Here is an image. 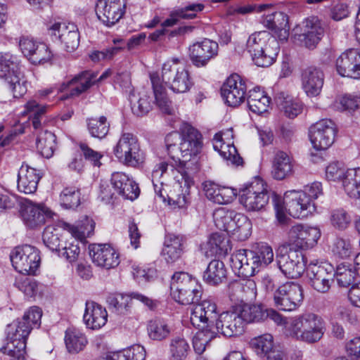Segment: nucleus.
I'll list each match as a JSON object with an SVG mask.
<instances>
[{"label":"nucleus","instance_id":"obj_15","mask_svg":"<svg viewBox=\"0 0 360 360\" xmlns=\"http://www.w3.org/2000/svg\"><path fill=\"white\" fill-rule=\"evenodd\" d=\"M53 212L44 203H35L27 200L22 205L20 215L25 225L31 229L41 228L47 219H51Z\"/></svg>","mask_w":360,"mask_h":360},{"label":"nucleus","instance_id":"obj_41","mask_svg":"<svg viewBox=\"0 0 360 360\" xmlns=\"http://www.w3.org/2000/svg\"><path fill=\"white\" fill-rule=\"evenodd\" d=\"M247 101L249 109L257 115L267 112L271 103V98L259 87L249 91Z\"/></svg>","mask_w":360,"mask_h":360},{"label":"nucleus","instance_id":"obj_50","mask_svg":"<svg viewBox=\"0 0 360 360\" xmlns=\"http://www.w3.org/2000/svg\"><path fill=\"white\" fill-rule=\"evenodd\" d=\"M37 148L41 156L51 158L56 148V136L47 130L41 132L37 139Z\"/></svg>","mask_w":360,"mask_h":360},{"label":"nucleus","instance_id":"obj_4","mask_svg":"<svg viewBox=\"0 0 360 360\" xmlns=\"http://www.w3.org/2000/svg\"><path fill=\"white\" fill-rule=\"evenodd\" d=\"M95 223L92 219L84 216L75 224L63 223L62 226H47L44 230V244L52 252H60L62 229L68 231L75 239L83 240L89 237L94 231Z\"/></svg>","mask_w":360,"mask_h":360},{"label":"nucleus","instance_id":"obj_6","mask_svg":"<svg viewBox=\"0 0 360 360\" xmlns=\"http://www.w3.org/2000/svg\"><path fill=\"white\" fill-rule=\"evenodd\" d=\"M32 330L30 322L16 319L6 327V344L0 351L8 355L11 360H25V347Z\"/></svg>","mask_w":360,"mask_h":360},{"label":"nucleus","instance_id":"obj_38","mask_svg":"<svg viewBox=\"0 0 360 360\" xmlns=\"http://www.w3.org/2000/svg\"><path fill=\"white\" fill-rule=\"evenodd\" d=\"M129 99L131 112L137 117H143L152 110V99L149 93L145 89L133 90L130 92Z\"/></svg>","mask_w":360,"mask_h":360},{"label":"nucleus","instance_id":"obj_3","mask_svg":"<svg viewBox=\"0 0 360 360\" xmlns=\"http://www.w3.org/2000/svg\"><path fill=\"white\" fill-rule=\"evenodd\" d=\"M285 332L297 340L312 344L323 338L325 323L321 316L306 312L290 317L286 323Z\"/></svg>","mask_w":360,"mask_h":360},{"label":"nucleus","instance_id":"obj_49","mask_svg":"<svg viewBox=\"0 0 360 360\" xmlns=\"http://www.w3.org/2000/svg\"><path fill=\"white\" fill-rule=\"evenodd\" d=\"M46 110V107L45 105H40L37 101L30 100L25 104V110L22 114L29 116L34 129H39L41 128L42 120Z\"/></svg>","mask_w":360,"mask_h":360},{"label":"nucleus","instance_id":"obj_16","mask_svg":"<svg viewBox=\"0 0 360 360\" xmlns=\"http://www.w3.org/2000/svg\"><path fill=\"white\" fill-rule=\"evenodd\" d=\"M219 316L216 303L212 300H204L193 306L191 323L195 328L214 330Z\"/></svg>","mask_w":360,"mask_h":360},{"label":"nucleus","instance_id":"obj_18","mask_svg":"<svg viewBox=\"0 0 360 360\" xmlns=\"http://www.w3.org/2000/svg\"><path fill=\"white\" fill-rule=\"evenodd\" d=\"M215 328L223 335L231 338L242 335L245 331V324L234 305L229 311L219 314Z\"/></svg>","mask_w":360,"mask_h":360},{"label":"nucleus","instance_id":"obj_59","mask_svg":"<svg viewBox=\"0 0 360 360\" xmlns=\"http://www.w3.org/2000/svg\"><path fill=\"white\" fill-rule=\"evenodd\" d=\"M60 202L65 209H74L80 204V192L75 187L65 188L60 195Z\"/></svg>","mask_w":360,"mask_h":360},{"label":"nucleus","instance_id":"obj_23","mask_svg":"<svg viewBox=\"0 0 360 360\" xmlns=\"http://www.w3.org/2000/svg\"><path fill=\"white\" fill-rule=\"evenodd\" d=\"M51 34L58 39L68 52L74 51L79 44L78 28L74 23L55 22L49 29Z\"/></svg>","mask_w":360,"mask_h":360},{"label":"nucleus","instance_id":"obj_1","mask_svg":"<svg viewBox=\"0 0 360 360\" xmlns=\"http://www.w3.org/2000/svg\"><path fill=\"white\" fill-rule=\"evenodd\" d=\"M200 133L188 123H183L180 133L167 135L165 143L170 158L183 176L186 186L193 184V175L199 170L197 155L202 147Z\"/></svg>","mask_w":360,"mask_h":360},{"label":"nucleus","instance_id":"obj_26","mask_svg":"<svg viewBox=\"0 0 360 360\" xmlns=\"http://www.w3.org/2000/svg\"><path fill=\"white\" fill-rule=\"evenodd\" d=\"M219 46L216 41L205 39L190 46V57L193 64L198 68L205 67L218 54Z\"/></svg>","mask_w":360,"mask_h":360},{"label":"nucleus","instance_id":"obj_56","mask_svg":"<svg viewBox=\"0 0 360 360\" xmlns=\"http://www.w3.org/2000/svg\"><path fill=\"white\" fill-rule=\"evenodd\" d=\"M250 251L253 259L258 261V264L262 269L271 264L274 260L273 250L267 244H257Z\"/></svg>","mask_w":360,"mask_h":360},{"label":"nucleus","instance_id":"obj_54","mask_svg":"<svg viewBox=\"0 0 360 360\" xmlns=\"http://www.w3.org/2000/svg\"><path fill=\"white\" fill-rule=\"evenodd\" d=\"M87 129L91 136L102 139L108 134L110 124L105 116L98 118H89L86 120Z\"/></svg>","mask_w":360,"mask_h":360},{"label":"nucleus","instance_id":"obj_43","mask_svg":"<svg viewBox=\"0 0 360 360\" xmlns=\"http://www.w3.org/2000/svg\"><path fill=\"white\" fill-rule=\"evenodd\" d=\"M226 278V269L223 262L212 260L203 274V281L210 285H217Z\"/></svg>","mask_w":360,"mask_h":360},{"label":"nucleus","instance_id":"obj_28","mask_svg":"<svg viewBox=\"0 0 360 360\" xmlns=\"http://www.w3.org/2000/svg\"><path fill=\"white\" fill-rule=\"evenodd\" d=\"M302 87L309 97L319 96L324 83V73L319 68L307 67L301 75Z\"/></svg>","mask_w":360,"mask_h":360},{"label":"nucleus","instance_id":"obj_20","mask_svg":"<svg viewBox=\"0 0 360 360\" xmlns=\"http://www.w3.org/2000/svg\"><path fill=\"white\" fill-rule=\"evenodd\" d=\"M288 237L292 245L300 250L309 249L317 244L321 231L317 227L297 224L290 228Z\"/></svg>","mask_w":360,"mask_h":360},{"label":"nucleus","instance_id":"obj_10","mask_svg":"<svg viewBox=\"0 0 360 360\" xmlns=\"http://www.w3.org/2000/svg\"><path fill=\"white\" fill-rule=\"evenodd\" d=\"M276 259L278 267L288 278H297L306 269V259L304 255L290 245L279 248Z\"/></svg>","mask_w":360,"mask_h":360},{"label":"nucleus","instance_id":"obj_61","mask_svg":"<svg viewBox=\"0 0 360 360\" xmlns=\"http://www.w3.org/2000/svg\"><path fill=\"white\" fill-rule=\"evenodd\" d=\"M149 337L154 340H162L170 334L171 330L167 323L163 320L150 321L148 326Z\"/></svg>","mask_w":360,"mask_h":360},{"label":"nucleus","instance_id":"obj_60","mask_svg":"<svg viewBox=\"0 0 360 360\" xmlns=\"http://www.w3.org/2000/svg\"><path fill=\"white\" fill-rule=\"evenodd\" d=\"M330 221L335 229L345 231L351 224L352 217L344 209L338 208L331 211Z\"/></svg>","mask_w":360,"mask_h":360},{"label":"nucleus","instance_id":"obj_48","mask_svg":"<svg viewBox=\"0 0 360 360\" xmlns=\"http://www.w3.org/2000/svg\"><path fill=\"white\" fill-rule=\"evenodd\" d=\"M335 276L340 286L348 288L354 283L356 276H359L356 265L340 264L337 267Z\"/></svg>","mask_w":360,"mask_h":360},{"label":"nucleus","instance_id":"obj_12","mask_svg":"<svg viewBox=\"0 0 360 360\" xmlns=\"http://www.w3.org/2000/svg\"><path fill=\"white\" fill-rule=\"evenodd\" d=\"M273 298L278 309L292 311L298 309L303 302V288L297 283L287 282L274 291Z\"/></svg>","mask_w":360,"mask_h":360},{"label":"nucleus","instance_id":"obj_62","mask_svg":"<svg viewBox=\"0 0 360 360\" xmlns=\"http://www.w3.org/2000/svg\"><path fill=\"white\" fill-rule=\"evenodd\" d=\"M208 245L212 254L220 256L226 255L231 250L229 239L218 233L212 234L208 241Z\"/></svg>","mask_w":360,"mask_h":360},{"label":"nucleus","instance_id":"obj_30","mask_svg":"<svg viewBox=\"0 0 360 360\" xmlns=\"http://www.w3.org/2000/svg\"><path fill=\"white\" fill-rule=\"evenodd\" d=\"M229 295L231 300L241 303L252 300L257 295L256 283L252 279L235 281L229 285Z\"/></svg>","mask_w":360,"mask_h":360},{"label":"nucleus","instance_id":"obj_7","mask_svg":"<svg viewBox=\"0 0 360 360\" xmlns=\"http://www.w3.org/2000/svg\"><path fill=\"white\" fill-rule=\"evenodd\" d=\"M171 295L181 304L198 302L202 296V287L198 281L186 272H176L170 284Z\"/></svg>","mask_w":360,"mask_h":360},{"label":"nucleus","instance_id":"obj_53","mask_svg":"<svg viewBox=\"0 0 360 360\" xmlns=\"http://www.w3.org/2000/svg\"><path fill=\"white\" fill-rule=\"evenodd\" d=\"M235 212L224 207L217 209L213 213V219L215 226L220 230L229 233L232 229Z\"/></svg>","mask_w":360,"mask_h":360},{"label":"nucleus","instance_id":"obj_45","mask_svg":"<svg viewBox=\"0 0 360 360\" xmlns=\"http://www.w3.org/2000/svg\"><path fill=\"white\" fill-rule=\"evenodd\" d=\"M65 342L70 353L77 354L86 347L88 340L86 335L79 330L69 328L65 332Z\"/></svg>","mask_w":360,"mask_h":360},{"label":"nucleus","instance_id":"obj_25","mask_svg":"<svg viewBox=\"0 0 360 360\" xmlns=\"http://www.w3.org/2000/svg\"><path fill=\"white\" fill-rule=\"evenodd\" d=\"M335 66L342 77L360 78V51L354 49L345 51L337 58Z\"/></svg>","mask_w":360,"mask_h":360},{"label":"nucleus","instance_id":"obj_13","mask_svg":"<svg viewBox=\"0 0 360 360\" xmlns=\"http://www.w3.org/2000/svg\"><path fill=\"white\" fill-rule=\"evenodd\" d=\"M10 258L16 271L27 275H34L41 262L39 250L29 245L15 248L11 252Z\"/></svg>","mask_w":360,"mask_h":360},{"label":"nucleus","instance_id":"obj_9","mask_svg":"<svg viewBox=\"0 0 360 360\" xmlns=\"http://www.w3.org/2000/svg\"><path fill=\"white\" fill-rule=\"evenodd\" d=\"M113 153L121 163L131 167H139L146 158L136 136L128 132L122 134L113 148Z\"/></svg>","mask_w":360,"mask_h":360},{"label":"nucleus","instance_id":"obj_33","mask_svg":"<svg viewBox=\"0 0 360 360\" xmlns=\"http://www.w3.org/2000/svg\"><path fill=\"white\" fill-rule=\"evenodd\" d=\"M41 179L40 174L27 165H22L18 175V189L25 194L34 193Z\"/></svg>","mask_w":360,"mask_h":360},{"label":"nucleus","instance_id":"obj_46","mask_svg":"<svg viewBox=\"0 0 360 360\" xmlns=\"http://www.w3.org/2000/svg\"><path fill=\"white\" fill-rule=\"evenodd\" d=\"M253 259L250 250L240 249L231 254L229 262L233 272L238 276L246 277V266Z\"/></svg>","mask_w":360,"mask_h":360},{"label":"nucleus","instance_id":"obj_19","mask_svg":"<svg viewBox=\"0 0 360 360\" xmlns=\"http://www.w3.org/2000/svg\"><path fill=\"white\" fill-rule=\"evenodd\" d=\"M283 199L286 212L294 218H304L316 211L315 203L300 191H288Z\"/></svg>","mask_w":360,"mask_h":360},{"label":"nucleus","instance_id":"obj_37","mask_svg":"<svg viewBox=\"0 0 360 360\" xmlns=\"http://www.w3.org/2000/svg\"><path fill=\"white\" fill-rule=\"evenodd\" d=\"M264 27L274 32L280 40H286L288 37V15L283 12H274L263 18Z\"/></svg>","mask_w":360,"mask_h":360},{"label":"nucleus","instance_id":"obj_51","mask_svg":"<svg viewBox=\"0 0 360 360\" xmlns=\"http://www.w3.org/2000/svg\"><path fill=\"white\" fill-rule=\"evenodd\" d=\"M146 352L145 348L140 345L114 352L107 356V360H145Z\"/></svg>","mask_w":360,"mask_h":360},{"label":"nucleus","instance_id":"obj_36","mask_svg":"<svg viewBox=\"0 0 360 360\" xmlns=\"http://www.w3.org/2000/svg\"><path fill=\"white\" fill-rule=\"evenodd\" d=\"M232 133V130L226 131L227 135ZM226 133H217L213 138L214 149L218 151L220 155L227 162L236 165H240L243 163V159L240 157L236 147L233 143H226L223 141L222 136Z\"/></svg>","mask_w":360,"mask_h":360},{"label":"nucleus","instance_id":"obj_40","mask_svg":"<svg viewBox=\"0 0 360 360\" xmlns=\"http://www.w3.org/2000/svg\"><path fill=\"white\" fill-rule=\"evenodd\" d=\"M184 251V240L179 236L168 234L165 236L162 253L168 263L178 260Z\"/></svg>","mask_w":360,"mask_h":360},{"label":"nucleus","instance_id":"obj_22","mask_svg":"<svg viewBox=\"0 0 360 360\" xmlns=\"http://www.w3.org/2000/svg\"><path fill=\"white\" fill-rule=\"evenodd\" d=\"M124 9V0H98L96 13L99 20L110 27L122 18Z\"/></svg>","mask_w":360,"mask_h":360},{"label":"nucleus","instance_id":"obj_58","mask_svg":"<svg viewBox=\"0 0 360 360\" xmlns=\"http://www.w3.org/2000/svg\"><path fill=\"white\" fill-rule=\"evenodd\" d=\"M169 351L175 360H184L188 356L191 348L186 339L176 337L171 340Z\"/></svg>","mask_w":360,"mask_h":360},{"label":"nucleus","instance_id":"obj_47","mask_svg":"<svg viewBox=\"0 0 360 360\" xmlns=\"http://www.w3.org/2000/svg\"><path fill=\"white\" fill-rule=\"evenodd\" d=\"M232 229L229 233L236 235L238 240H245L251 234L252 223L243 214L235 213Z\"/></svg>","mask_w":360,"mask_h":360},{"label":"nucleus","instance_id":"obj_64","mask_svg":"<svg viewBox=\"0 0 360 360\" xmlns=\"http://www.w3.org/2000/svg\"><path fill=\"white\" fill-rule=\"evenodd\" d=\"M15 285L30 297H34L39 289V283L34 278L23 276L16 278Z\"/></svg>","mask_w":360,"mask_h":360},{"label":"nucleus","instance_id":"obj_42","mask_svg":"<svg viewBox=\"0 0 360 360\" xmlns=\"http://www.w3.org/2000/svg\"><path fill=\"white\" fill-rule=\"evenodd\" d=\"M245 324L257 323L266 319L265 309L260 304L240 303L235 305Z\"/></svg>","mask_w":360,"mask_h":360},{"label":"nucleus","instance_id":"obj_5","mask_svg":"<svg viewBox=\"0 0 360 360\" xmlns=\"http://www.w3.org/2000/svg\"><path fill=\"white\" fill-rule=\"evenodd\" d=\"M246 49L257 66L265 68L275 62L280 48L274 37L267 31H261L249 36Z\"/></svg>","mask_w":360,"mask_h":360},{"label":"nucleus","instance_id":"obj_29","mask_svg":"<svg viewBox=\"0 0 360 360\" xmlns=\"http://www.w3.org/2000/svg\"><path fill=\"white\" fill-rule=\"evenodd\" d=\"M132 299L140 301L150 309L155 306L153 300L138 292H132L130 295L122 294L110 295L108 298V302L117 314H126L129 310Z\"/></svg>","mask_w":360,"mask_h":360},{"label":"nucleus","instance_id":"obj_63","mask_svg":"<svg viewBox=\"0 0 360 360\" xmlns=\"http://www.w3.org/2000/svg\"><path fill=\"white\" fill-rule=\"evenodd\" d=\"M252 345L259 354L265 356L276 349L274 347L273 337L271 334H264L252 340Z\"/></svg>","mask_w":360,"mask_h":360},{"label":"nucleus","instance_id":"obj_21","mask_svg":"<svg viewBox=\"0 0 360 360\" xmlns=\"http://www.w3.org/2000/svg\"><path fill=\"white\" fill-rule=\"evenodd\" d=\"M246 91L245 81L237 74L229 77L221 89L224 101L231 107H237L244 101Z\"/></svg>","mask_w":360,"mask_h":360},{"label":"nucleus","instance_id":"obj_39","mask_svg":"<svg viewBox=\"0 0 360 360\" xmlns=\"http://www.w3.org/2000/svg\"><path fill=\"white\" fill-rule=\"evenodd\" d=\"M293 172L291 158L283 151H278L272 160L271 176L274 179L283 180Z\"/></svg>","mask_w":360,"mask_h":360},{"label":"nucleus","instance_id":"obj_24","mask_svg":"<svg viewBox=\"0 0 360 360\" xmlns=\"http://www.w3.org/2000/svg\"><path fill=\"white\" fill-rule=\"evenodd\" d=\"M110 74V70H107L97 79L96 72L89 70L84 71L69 81L67 84H63L62 90L68 88L70 89L71 96H79L90 88L96 82L103 81Z\"/></svg>","mask_w":360,"mask_h":360},{"label":"nucleus","instance_id":"obj_35","mask_svg":"<svg viewBox=\"0 0 360 360\" xmlns=\"http://www.w3.org/2000/svg\"><path fill=\"white\" fill-rule=\"evenodd\" d=\"M324 34V29L321 21L314 17L307 18L304 22V32L301 39L304 46L309 49H314L319 44Z\"/></svg>","mask_w":360,"mask_h":360},{"label":"nucleus","instance_id":"obj_8","mask_svg":"<svg viewBox=\"0 0 360 360\" xmlns=\"http://www.w3.org/2000/svg\"><path fill=\"white\" fill-rule=\"evenodd\" d=\"M326 178L340 181L349 196L360 199V168L347 169L342 163L333 162L326 168Z\"/></svg>","mask_w":360,"mask_h":360},{"label":"nucleus","instance_id":"obj_14","mask_svg":"<svg viewBox=\"0 0 360 360\" xmlns=\"http://www.w3.org/2000/svg\"><path fill=\"white\" fill-rule=\"evenodd\" d=\"M307 274L310 285L315 290L321 293L328 292L335 276L332 264L326 262H311L307 267Z\"/></svg>","mask_w":360,"mask_h":360},{"label":"nucleus","instance_id":"obj_2","mask_svg":"<svg viewBox=\"0 0 360 360\" xmlns=\"http://www.w3.org/2000/svg\"><path fill=\"white\" fill-rule=\"evenodd\" d=\"M239 202L248 212L266 210L271 198L276 220L280 225H285L290 220L286 214L283 197L268 190L267 185L261 179H255L239 191Z\"/></svg>","mask_w":360,"mask_h":360},{"label":"nucleus","instance_id":"obj_55","mask_svg":"<svg viewBox=\"0 0 360 360\" xmlns=\"http://www.w3.org/2000/svg\"><path fill=\"white\" fill-rule=\"evenodd\" d=\"M217 337V333L212 328H200L193 338L195 352L200 354L204 352L209 342Z\"/></svg>","mask_w":360,"mask_h":360},{"label":"nucleus","instance_id":"obj_44","mask_svg":"<svg viewBox=\"0 0 360 360\" xmlns=\"http://www.w3.org/2000/svg\"><path fill=\"white\" fill-rule=\"evenodd\" d=\"M154 96L156 104L160 110L165 114L171 115L174 112L172 102L167 96L166 89L160 82V79L157 75H150Z\"/></svg>","mask_w":360,"mask_h":360},{"label":"nucleus","instance_id":"obj_11","mask_svg":"<svg viewBox=\"0 0 360 360\" xmlns=\"http://www.w3.org/2000/svg\"><path fill=\"white\" fill-rule=\"evenodd\" d=\"M162 81L169 85L175 93H185L190 90L193 82L185 66L180 64L177 59L167 61L162 69Z\"/></svg>","mask_w":360,"mask_h":360},{"label":"nucleus","instance_id":"obj_32","mask_svg":"<svg viewBox=\"0 0 360 360\" xmlns=\"http://www.w3.org/2000/svg\"><path fill=\"white\" fill-rule=\"evenodd\" d=\"M83 319L87 328L98 330L106 324L108 313L101 305L94 302H87Z\"/></svg>","mask_w":360,"mask_h":360},{"label":"nucleus","instance_id":"obj_34","mask_svg":"<svg viewBox=\"0 0 360 360\" xmlns=\"http://www.w3.org/2000/svg\"><path fill=\"white\" fill-rule=\"evenodd\" d=\"M203 186L206 197L215 203L228 204L236 196V190L230 187L221 186L212 181H206Z\"/></svg>","mask_w":360,"mask_h":360},{"label":"nucleus","instance_id":"obj_31","mask_svg":"<svg viewBox=\"0 0 360 360\" xmlns=\"http://www.w3.org/2000/svg\"><path fill=\"white\" fill-rule=\"evenodd\" d=\"M111 184L115 191L125 199L133 200L139 195L136 182L124 172H114L111 176Z\"/></svg>","mask_w":360,"mask_h":360},{"label":"nucleus","instance_id":"obj_27","mask_svg":"<svg viewBox=\"0 0 360 360\" xmlns=\"http://www.w3.org/2000/svg\"><path fill=\"white\" fill-rule=\"evenodd\" d=\"M89 255L92 262L98 266L107 269H112L120 264L118 252L108 244L89 245Z\"/></svg>","mask_w":360,"mask_h":360},{"label":"nucleus","instance_id":"obj_17","mask_svg":"<svg viewBox=\"0 0 360 360\" xmlns=\"http://www.w3.org/2000/svg\"><path fill=\"white\" fill-rule=\"evenodd\" d=\"M335 123L331 120L323 119L309 128V138L313 147L317 150L328 148L334 142L336 134Z\"/></svg>","mask_w":360,"mask_h":360},{"label":"nucleus","instance_id":"obj_52","mask_svg":"<svg viewBox=\"0 0 360 360\" xmlns=\"http://www.w3.org/2000/svg\"><path fill=\"white\" fill-rule=\"evenodd\" d=\"M20 70L17 57L10 53H0V77L5 80Z\"/></svg>","mask_w":360,"mask_h":360},{"label":"nucleus","instance_id":"obj_57","mask_svg":"<svg viewBox=\"0 0 360 360\" xmlns=\"http://www.w3.org/2000/svg\"><path fill=\"white\" fill-rule=\"evenodd\" d=\"M5 81L7 82L13 97H21L27 92V80L20 70L8 77Z\"/></svg>","mask_w":360,"mask_h":360}]
</instances>
